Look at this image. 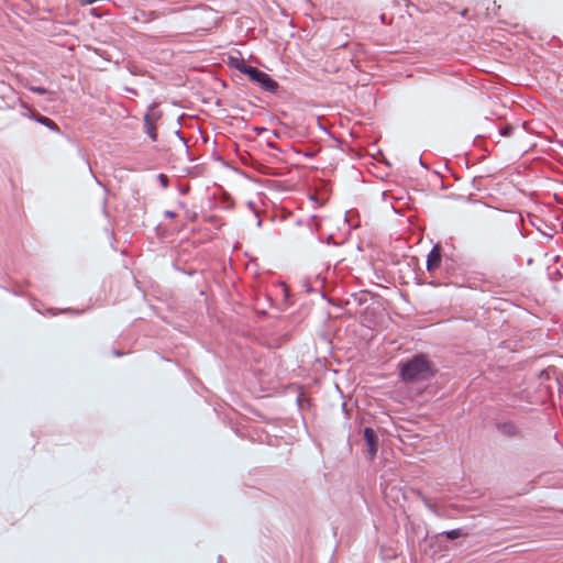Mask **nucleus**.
I'll return each mask as SVG.
<instances>
[{
	"mask_svg": "<svg viewBox=\"0 0 563 563\" xmlns=\"http://www.w3.org/2000/svg\"><path fill=\"white\" fill-rule=\"evenodd\" d=\"M432 374L431 364L423 354H417L400 365V377L406 383L427 380Z\"/></svg>",
	"mask_w": 563,
	"mask_h": 563,
	"instance_id": "1",
	"label": "nucleus"
},
{
	"mask_svg": "<svg viewBox=\"0 0 563 563\" xmlns=\"http://www.w3.org/2000/svg\"><path fill=\"white\" fill-rule=\"evenodd\" d=\"M235 67L240 70V73L247 75L252 81L257 82L263 90L272 93L277 92L278 82L271 78L266 73L251 65H246L244 62H242L241 65H236Z\"/></svg>",
	"mask_w": 563,
	"mask_h": 563,
	"instance_id": "2",
	"label": "nucleus"
},
{
	"mask_svg": "<svg viewBox=\"0 0 563 563\" xmlns=\"http://www.w3.org/2000/svg\"><path fill=\"white\" fill-rule=\"evenodd\" d=\"M161 118V113L156 111V104L153 103L148 107L147 112L144 115V129L145 133L151 137L153 142L157 140L156 128L154 121Z\"/></svg>",
	"mask_w": 563,
	"mask_h": 563,
	"instance_id": "3",
	"label": "nucleus"
},
{
	"mask_svg": "<svg viewBox=\"0 0 563 563\" xmlns=\"http://www.w3.org/2000/svg\"><path fill=\"white\" fill-rule=\"evenodd\" d=\"M497 431L509 439L522 437V430L514 421H497L495 423Z\"/></svg>",
	"mask_w": 563,
	"mask_h": 563,
	"instance_id": "4",
	"label": "nucleus"
},
{
	"mask_svg": "<svg viewBox=\"0 0 563 563\" xmlns=\"http://www.w3.org/2000/svg\"><path fill=\"white\" fill-rule=\"evenodd\" d=\"M364 439L367 446V452L371 456L376 455L378 446V438L376 432L372 428H365L364 429Z\"/></svg>",
	"mask_w": 563,
	"mask_h": 563,
	"instance_id": "5",
	"label": "nucleus"
},
{
	"mask_svg": "<svg viewBox=\"0 0 563 563\" xmlns=\"http://www.w3.org/2000/svg\"><path fill=\"white\" fill-rule=\"evenodd\" d=\"M441 257L440 245H434L427 256V271L430 273L435 271L440 266Z\"/></svg>",
	"mask_w": 563,
	"mask_h": 563,
	"instance_id": "6",
	"label": "nucleus"
},
{
	"mask_svg": "<svg viewBox=\"0 0 563 563\" xmlns=\"http://www.w3.org/2000/svg\"><path fill=\"white\" fill-rule=\"evenodd\" d=\"M30 118L33 119L35 122L48 128L51 131H54V132L59 131V128L57 126V124L52 119H49L47 117L32 112Z\"/></svg>",
	"mask_w": 563,
	"mask_h": 563,
	"instance_id": "7",
	"label": "nucleus"
},
{
	"mask_svg": "<svg viewBox=\"0 0 563 563\" xmlns=\"http://www.w3.org/2000/svg\"><path fill=\"white\" fill-rule=\"evenodd\" d=\"M442 536H445L449 540H455L462 537H466L467 532H465L462 528H456L448 531H443L441 533Z\"/></svg>",
	"mask_w": 563,
	"mask_h": 563,
	"instance_id": "8",
	"label": "nucleus"
},
{
	"mask_svg": "<svg viewBox=\"0 0 563 563\" xmlns=\"http://www.w3.org/2000/svg\"><path fill=\"white\" fill-rule=\"evenodd\" d=\"M512 131H514V128L511 125L507 124L499 130V134L501 136H509L512 133Z\"/></svg>",
	"mask_w": 563,
	"mask_h": 563,
	"instance_id": "9",
	"label": "nucleus"
},
{
	"mask_svg": "<svg viewBox=\"0 0 563 563\" xmlns=\"http://www.w3.org/2000/svg\"><path fill=\"white\" fill-rule=\"evenodd\" d=\"M421 496V500L423 503V505L430 509L431 511L435 512V507L434 505L431 504V501L424 496V495H420Z\"/></svg>",
	"mask_w": 563,
	"mask_h": 563,
	"instance_id": "10",
	"label": "nucleus"
},
{
	"mask_svg": "<svg viewBox=\"0 0 563 563\" xmlns=\"http://www.w3.org/2000/svg\"><path fill=\"white\" fill-rule=\"evenodd\" d=\"M31 91L36 92L38 95H44L47 90L44 87H31Z\"/></svg>",
	"mask_w": 563,
	"mask_h": 563,
	"instance_id": "11",
	"label": "nucleus"
},
{
	"mask_svg": "<svg viewBox=\"0 0 563 563\" xmlns=\"http://www.w3.org/2000/svg\"><path fill=\"white\" fill-rule=\"evenodd\" d=\"M157 177H158V179H159V181H161L162 186H163L164 188H166V187L168 186V179H167V177H166L165 175H163V174H159Z\"/></svg>",
	"mask_w": 563,
	"mask_h": 563,
	"instance_id": "12",
	"label": "nucleus"
},
{
	"mask_svg": "<svg viewBox=\"0 0 563 563\" xmlns=\"http://www.w3.org/2000/svg\"><path fill=\"white\" fill-rule=\"evenodd\" d=\"M97 0H79L81 5H89L95 3Z\"/></svg>",
	"mask_w": 563,
	"mask_h": 563,
	"instance_id": "13",
	"label": "nucleus"
},
{
	"mask_svg": "<svg viewBox=\"0 0 563 563\" xmlns=\"http://www.w3.org/2000/svg\"><path fill=\"white\" fill-rule=\"evenodd\" d=\"M176 136H178V139H179V140H180L185 145H187V144H186V140H185V137H183V136H181V134H180V131H179V130H178V131H176ZM186 148H188V146H186Z\"/></svg>",
	"mask_w": 563,
	"mask_h": 563,
	"instance_id": "14",
	"label": "nucleus"
},
{
	"mask_svg": "<svg viewBox=\"0 0 563 563\" xmlns=\"http://www.w3.org/2000/svg\"><path fill=\"white\" fill-rule=\"evenodd\" d=\"M102 212L104 216H108V211H107V198L103 199V203H102Z\"/></svg>",
	"mask_w": 563,
	"mask_h": 563,
	"instance_id": "15",
	"label": "nucleus"
},
{
	"mask_svg": "<svg viewBox=\"0 0 563 563\" xmlns=\"http://www.w3.org/2000/svg\"><path fill=\"white\" fill-rule=\"evenodd\" d=\"M255 218H257V227L262 225V220L260 219L258 212L254 210Z\"/></svg>",
	"mask_w": 563,
	"mask_h": 563,
	"instance_id": "16",
	"label": "nucleus"
},
{
	"mask_svg": "<svg viewBox=\"0 0 563 563\" xmlns=\"http://www.w3.org/2000/svg\"><path fill=\"white\" fill-rule=\"evenodd\" d=\"M175 214H176V213H175L174 211H169V210H167V211L165 212V216H166V217H168V218H174V217H175Z\"/></svg>",
	"mask_w": 563,
	"mask_h": 563,
	"instance_id": "17",
	"label": "nucleus"
},
{
	"mask_svg": "<svg viewBox=\"0 0 563 563\" xmlns=\"http://www.w3.org/2000/svg\"><path fill=\"white\" fill-rule=\"evenodd\" d=\"M125 90L131 92V93H133V95H137V91L134 88L126 87Z\"/></svg>",
	"mask_w": 563,
	"mask_h": 563,
	"instance_id": "18",
	"label": "nucleus"
},
{
	"mask_svg": "<svg viewBox=\"0 0 563 563\" xmlns=\"http://www.w3.org/2000/svg\"><path fill=\"white\" fill-rule=\"evenodd\" d=\"M96 11H97L96 9H91V14L99 18V14Z\"/></svg>",
	"mask_w": 563,
	"mask_h": 563,
	"instance_id": "19",
	"label": "nucleus"
},
{
	"mask_svg": "<svg viewBox=\"0 0 563 563\" xmlns=\"http://www.w3.org/2000/svg\"><path fill=\"white\" fill-rule=\"evenodd\" d=\"M113 354H114L115 356H121V355H122V353H121L120 351H117V350H114V351H113Z\"/></svg>",
	"mask_w": 563,
	"mask_h": 563,
	"instance_id": "20",
	"label": "nucleus"
},
{
	"mask_svg": "<svg viewBox=\"0 0 563 563\" xmlns=\"http://www.w3.org/2000/svg\"><path fill=\"white\" fill-rule=\"evenodd\" d=\"M223 558L221 555L218 556V563H222Z\"/></svg>",
	"mask_w": 563,
	"mask_h": 563,
	"instance_id": "21",
	"label": "nucleus"
},
{
	"mask_svg": "<svg viewBox=\"0 0 563 563\" xmlns=\"http://www.w3.org/2000/svg\"><path fill=\"white\" fill-rule=\"evenodd\" d=\"M515 230H516V232H517L518 234H521V231L519 230V228H518V227H516V228H515Z\"/></svg>",
	"mask_w": 563,
	"mask_h": 563,
	"instance_id": "22",
	"label": "nucleus"
},
{
	"mask_svg": "<svg viewBox=\"0 0 563 563\" xmlns=\"http://www.w3.org/2000/svg\"><path fill=\"white\" fill-rule=\"evenodd\" d=\"M311 220H312V221H317V216H312V217H311Z\"/></svg>",
	"mask_w": 563,
	"mask_h": 563,
	"instance_id": "23",
	"label": "nucleus"
},
{
	"mask_svg": "<svg viewBox=\"0 0 563 563\" xmlns=\"http://www.w3.org/2000/svg\"><path fill=\"white\" fill-rule=\"evenodd\" d=\"M380 19H382V21H385V15H384V14H382V15H380Z\"/></svg>",
	"mask_w": 563,
	"mask_h": 563,
	"instance_id": "24",
	"label": "nucleus"
},
{
	"mask_svg": "<svg viewBox=\"0 0 563 563\" xmlns=\"http://www.w3.org/2000/svg\"><path fill=\"white\" fill-rule=\"evenodd\" d=\"M560 275V271H556V274H554V277H558Z\"/></svg>",
	"mask_w": 563,
	"mask_h": 563,
	"instance_id": "25",
	"label": "nucleus"
},
{
	"mask_svg": "<svg viewBox=\"0 0 563 563\" xmlns=\"http://www.w3.org/2000/svg\"><path fill=\"white\" fill-rule=\"evenodd\" d=\"M560 275V271H556V274H554V277H558Z\"/></svg>",
	"mask_w": 563,
	"mask_h": 563,
	"instance_id": "26",
	"label": "nucleus"
}]
</instances>
